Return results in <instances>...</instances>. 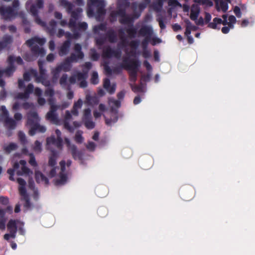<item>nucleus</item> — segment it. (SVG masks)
I'll use <instances>...</instances> for the list:
<instances>
[{
  "mask_svg": "<svg viewBox=\"0 0 255 255\" xmlns=\"http://www.w3.org/2000/svg\"><path fill=\"white\" fill-rule=\"evenodd\" d=\"M128 0H118V11L112 12L110 16V20L112 21L116 20L117 17H119L121 23L128 25V27L127 29L128 37H124V32L121 29L119 31L120 41L118 44V48L117 49H112L109 47H105L103 50V55L104 58L115 57L119 60L121 56V49L124 48L126 56L124 57L122 63L119 64L118 67L120 70L121 69V68L127 69L129 72L130 81L134 82L136 80L137 73L140 66V63L138 60L132 58L131 57H135V51L138 46L139 42L131 40L130 39L135 37L137 34V28L133 27L132 23L133 18L138 17L140 13L136 14L134 17H130L125 14V11L123 8L129 5ZM138 35L144 37V39L142 42V46L143 49V56L145 58L150 57L151 53L146 49L148 42L151 41L152 45H155L160 43L161 42V39L153 34L152 28L150 25L142 26L139 29Z\"/></svg>",
  "mask_w": 255,
  "mask_h": 255,
  "instance_id": "f257e3e1",
  "label": "nucleus"
},
{
  "mask_svg": "<svg viewBox=\"0 0 255 255\" xmlns=\"http://www.w3.org/2000/svg\"><path fill=\"white\" fill-rule=\"evenodd\" d=\"M56 137L52 135L51 137L47 138V148L51 150L52 152L51 155L49 158L48 165L45 169L49 170V176L51 177L55 176L54 179L55 184L57 185H61L66 183L67 180L66 174V168L69 167L71 164V161L67 160L66 162L64 160H62L60 162V169L55 167L56 164V159L58 156L57 152L52 150L51 146L54 145L59 149H61L63 146V139L61 136V132L56 129L55 131Z\"/></svg>",
  "mask_w": 255,
  "mask_h": 255,
  "instance_id": "f03ea898",
  "label": "nucleus"
},
{
  "mask_svg": "<svg viewBox=\"0 0 255 255\" xmlns=\"http://www.w3.org/2000/svg\"><path fill=\"white\" fill-rule=\"evenodd\" d=\"M60 5L64 7L68 13H71V18L68 24L69 28L73 31L74 37H77L79 35V31L86 30L88 28V24L85 22H79L82 13V9L78 8L76 10H72L74 5L66 0H61Z\"/></svg>",
  "mask_w": 255,
  "mask_h": 255,
  "instance_id": "7ed1b4c3",
  "label": "nucleus"
},
{
  "mask_svg": "<svg viewBox=\"0 0 255 255\" xmlns=\"http://www.w3.org/2000/svg\"><path fill=\"white\" fill-rule=\"evenodd\" d=\"M84 57V54L81 51V46L76 44L74 46V52L69 57H68L61 64L59 65L52 72L55 79H57L60 72L62 71H69L72 67L71 63L76 62L79 60L82 59Z\"/></svg>",
  "mask_w": 255,
  "mask_h": 255,
  "instance_id": "20e7f679",
  "label": "nucleus"
},
{
  "mask_svg": "<svg viewBox=\"0 0 255 255\" xmlns=\"http://www.w3.org/2000/svg\"><path fill=\"white\" fill-rule=\"evenodd\" d=\"M9 64V67L5 70H0V78L3 77H9L15 71L14 65L15 63L20 65L22 64L23 61L20 57H14L13 56H10L7 60ZM5 85V82L0 80V87L2 88ZM6 92L4 88L0 92V99L4 100L6 97Z\"/></svg>",
  "mask_w": 255,
  "mask_h": 255,
  "instance_id": "39448f33",
  "label": "nucleus"
},
{
  "mask_svg": "<svg viewBox=\"0 0 255 255\" xmlns=\"http://www.w3.org/2000/svg\"><path fill=\"white\" fill-rule=\"evenodd\" d=\"M125 95V92L123 91L118 94V97L119 100H116L113 98H110L109 99V105L111 108V111L109 113L104 115L107 125L111 126L118 121V112L115 109L118 108L121 106V102L120 100L124 99Z\"/></svg>",
  "mask_w": 255,
  "mask_h": 255,
  "instance_id": "423d86ee",
  "label": "nucleus"
},
{
  "mask_svg": "<svg viewBox=\"0 0 255 255\" xmlns=\"http://www.w3.org/2000/svg\"><path fill=\"white\" fill-rule=\"evenodd\" d=\"M106 3L103 0H88L87 15L89 17L95 16L100 20L105 14Z\"/></svg>",
  "mask_w": 255,
  "mask_h": 255,
  "instance_id": "0eeeda50",
  "label": "nucleus"
},
{
  "mask_svg": "<svg viewBox=\"0 0 255 255\" xmlns=\"http://www.w3.org/2000/svg\"><path fill=\"white\" fill-rule=\"evenodd\" d=\"M83 102L81 99H79L75 103L71 113L69 111H66L65 115L64 117V128L69 131L73 132L75 128L79 127L81 124L78 122H74L72 124H70V121L72 118V115L77 116L78 115V110L82 107Z\"/></svg>",
  "mask_w": 255,
  "mask_h": 255,
  "instance_id": "6e6552de",
  "label": "nucleus"
},
{
  "mask_svg": "<svg viewBox=\"0 0 255 255\" xmlns=\"http://www.w3.org/2000/svg\"><path fill=\"white\" fill-rule=\"evenodd\" d=\"M223 20L221 18L216 17L214 18L212 22L209 23L208 26L212 29H220V25L223 24L224 25H228V26H224L222 28V31L223 33H228L230 29L234 28V25L236 22V18L233 15H230L228 17L227 15H223Z\"/></svg>",
  "mask_w": 255,
  "mask_h": 255,
  "instance_id": "1a4fd4ad",
  "label": "nucleus"
},
{
  "mask_svg": "<svg viewBox=\"0 0 255 255\" xmlns=\"http://www.w3.org/2000/svg\"><path fill=\"white\" fill-rule=\"evenodd\" d=\"M48 102L50 106V110L46 115V119L56 125H60L61 121L59 119L56 112L58 109L63 110L67 108L70 105V103L65 102L61 105H57L55 104V100L52 98H50Z\"/></svg>",
  "mask_w": 255,
  "mask_h": 255,
  "instance_id": "9d476101",
  "label": "nucleus"
},
{
  "mask_svg": "<svg viewBox=\"0 0 255 255\" xmlns=\"http://www.w3.org/2000/svg\"><path fill=\"white\" fill-rule=\"evenodd\" d=\"M31 93H33L35 96L38 97L37 103L39 106H43L45 104V99L41 97L42 90L38 87L34 88L32 84H29L26 87L24 92L18 93L15 98L16 100H26L29 98L30 94Z\"/></svg>",
  "mask_w": 255,
  "mask_h": 255,
  "instance_id": "9b49d317",
  "label": "nucleus"
},
{
  "mask_svg": "<svg viewBox=\"0 0 255 255\" xmlns=\"http://www.w3.org/2000/svg\"><path fill=\"white\" fill-rule=\"evenodd\" d=\"M40 119L35 112H30L27 115V126L29 128V134L32 136L34 135L36 131L44 132L46 130V128L44 126L39 124Z\"/></svg>",
  "mask_w": 255,
  "mask_h": 255,
  "instance_id": "f8f14e48",
  "label": "nucleus"
},
{
  "mask_svg": "<svg viewBox=\"0 0 255 255\" xmlns=\"http://www.w3.org/2000/svg\"><path fill=\"white\" fill-rule=\"evenodd\" d=\"M38 65L40 70V75L38 76L37 73L35 70L31 69L28 72H25L23 75L24 81L28 82L31 79V77L35 78V81L37 83H41L45 86H48L50 82L46 80L47 76L45 74L46 71L43 68L42 66V62L41 61L38 62Z\"/></svg>",
  "mask_w": 255,
  "mask_h": 255,
  "instance_id": "ddd939ff",
  "label": "nucleus"
},
{
  "mask_svg": "<svg viewBox=\"0 0 255 255\" xmlns=\"http://www.w3.org/2000/svg\"><path fill=\"white\" fill-rule=\"evenodd\" d=\"M15 171L18 175L31 176L32 172L26 166V162L24 160H21L19 162H14L13 168L7 170V173L9 174V179L13 181V176Z\"/></svg>",
  "mask_w": 255,
  "mask_h": 255,
  "instance_id": "4468645a",
  "label": "nucleus"
},
{
  "mask_svg": "<svg viewBox=\"0 0 255 255\" xmlns=\"http://www.w3.org/2000/svg\"><path fill=\"white\" fill-rule=\"evenodd\" d=\"M45 42L46 39L44 38L34 37L27 40L26 43L30 47L34 56L38 57L45 55L46 52L42 46Z\"/></svg>",
  "mask_w": 255,
  "mask_h": 255,
  "instance_id": "2eb2a0df",
  "label": "nucleus"
},
{
  "mask_svg": "<svg viewBox=\"0 0 255 255\" xmlns=\"http://www.w3.org/2000/svg\"><path fill=\"white\" fill-rule=\"evenodd\" d=\"M84 67L85 69L82 73L76 72L69 79V81L71 84L77 83L81 88H85L87 86L86 79L88 77V70L92 67V64L90 62H86Z\"/></svg>",
  "mask_w": 255,
  "mask_h": 255,
  "instance_id": "dca6fc26",
  "label": "nucleus"
},
{
  "mask_svg": "<svg viewBox=\"0 0 255 255\" xmlns=\"http://www.w3.org/2000/svg\"><path fill=\"white\" fill-rule=\"evenodd\" d=\"M23 223L18 220H10L7 225L8 230L9 234H6L4 236V239L6 240H9L10 238H14L17 229L19 230L21 234L23 235L24 231L23 230Z\"/></svg>",
  "mask_w": 255,
  "mask_h": 255,
  "instance_id": "f3484780",
  "label": "nucleus"
},
{
  "mask_svg": "<svg viewBox=\"0 0 255 255\" xmlns=\"http://www.w3.org/2000/svg\"><path fill=\"white\" fill-rule=\"evenodd\" d=\"M18 5V0H14L13 2L12 7L0 6V14L3 19L5 20H11L15 17Z\"/></svg>",
  "mask_w": 255,
  "mask_h": 255,
  "instance_id": "a211bd4d",
  "label": "nucleus"
},
{
  "mask_svg": "<svg viewBox=\"0 0 255 255\" xmlns=\"http://www.w3.org/2000/svg\"><path fill=\"white\" fill-rule=\"evenodd\" d=\"M43 5V0H38L35 5H30V2L28 1L26 3V9H29L30 11L32 14L35 16L36 22L42 26L44 25V23L40 20V19L37 16L38 10L42 8Z\"/></svg>",
  "mask_w": 255,
  "mask_h": 255,
  "instance_id": "6ab92c4d",
  "label": "nucleus"
},
{
  "mask_svg": "<svg viewBox=\"0 0 255 255\" xmlns=\"http://www.w3.org/2000/svg\"><path fill=\"white\" fill-rule=\"evenodd\" d=\"M17 182L19 184L18 190L21 197V200L25 202L24 206L28 208L30 207V204L29 201L28 196L25 189L26 182L21 178H17Z\"/></svg>",
  "mask_w": 255,
  "mask_h": 255,
  "instance_id": "aec40b11",
  "label": "nucleus"
},
{
  "mask_svg": "<svg viewBox=\"0 0 255 255\" xmlns=\"http://www.w3.org/2000/svg\"><path fill=\"white\" fill-rule=\"evenodd\" d=\"M83 122L88 129H92L95 127V123L92 120L91 111L89 108L84 110Z\"/></svg>",
  "mask_w": 255,
  "mask_h": 255,
  "instance_id": "412c9836",
  "label": "nucleus"
},
{
  "mask_svg": "<svg viewBox=\"0 0 255 255\" xmlns=\"http://www.w3.org/2000/svg\"><path fill=\"white\" fill-rule=\"evenodd\" d=\"M0 110L2 113V118L4 119L6 126L9 128H14L16 123L13 119L9 118L8 112L6 110V107L4 106H2Z\"/></svg>",
  "mask_w": 255,
  "mask_h": 255,
  "instance_id": "4be33fe9",
  "label": "nucleus"
},
{
  "mask_svg": "<svg viewBox=\"0 0 255 255\" xmlns=\"http://www.w3.org/2000/svg\"><path fill=\"white\" fill-rule=\"evenodd\" d=\"M184 21L186 26L185 34L187 37L189 43H192L194 41V39L193 37L190 35V34L191 31H195L197 27L195 25H193L188 19H186Z\"/></svg>",
  "mask_w": 255,
  "mask_h": 255,
  "instance_id": "5701e85b",
  "label": "nucleus"
},
{
  "mask_svg": "<svg viewBox=\"0 0 255 255\" xmlns=\"http://www.w3.org/2000/svg\"><path fill=\"white\" fill-rule=\"evenodd\" d=\"M64 141L67 146L70 150L73 157L75 159H79L80 158V153L77 150L75 145L71 144L70 139L67 137L64 138Z\"/></svg>",
  "mask_w": 255,
  "mask_h": 255,
  "instance_id": "b1692460",
  "label": "nucleus"
},
{
  "mask_svg": "<svg viewBox=\"0 0 255 255\" xmlns=\"http://www.w3.org/2000/svg\"><path fill=\"white\" fill-rule=\"evenodd\" d=\"M216 8L218 11L226 12L228 9V0H217Z\"/></svg>",
  "mask_w": 255,
  "mask_h": 255,
  "instance_id": "393cba45",
  "label": "nucleus"
},
{
  "mask_svg": "<svg viewBox=\"0 0 255 255\" xmlns=\"http://www.w3.org/2000/svg\"><path fill=\"white\" fill-rule=\"evenodd\" d=\"M70 44L71 43L69 40L65 41L59 48V55L61 56L66 55L69 52Z\"/></svg>",
  "mask_w": 255,
  "mask_h": 255,
  "instance_id": "a878e982",
  "label": "nucleus"
},
{
  "mask_svg": "<svg viewBox=\"0 0 255 255\" xmlns=\"http://www.w3.org/2000/svg\"><path fill=\"white\" fill-rule=\"evenodd\" d=\"M200 13V8L197 4H194L191 8L190 18L193 20H197Z\"/></svg>",
  "mask_w": 255,
  "mask_h": 255,
  "instance_id": "bb28decb",
  "label": "nucleus"
},
{
  "mask_svg": "<svg viewBox=\"0 0 255 255\" xmlns=\"http://www.w3.org/2000/svg\"><path fill=\"white\" fill-rule=\"evenodd\" d=\"M104 87L110 94H113L116 91V85L115 84H112L111 85L110 81L108 79H105L104 80Z\"/></svg>",
  "mask_w": 255,
  "mask_h": 255,
  "instance_id": "cd10ccee",
  "label": "nucleus"
},
{
  "mask_svg": "<svg viewBox=\"0 0 255 255\" xmlns=\"http://www.w3.org/2000/svg\"><path fill=\"white\" fill-rule=\"evenodd\" d=\"M35 177L36 182L38 183H43L45 184L48 183V180L43 174L38 170L35 171Z\"/></svg>",
  "mask_w": 255,
  "mask_h": 255,
  "instance_id": "c85d7f7f",
  "label": "nucleus"
},
{
  "mask_svg": "<svg viewBox=\"0 0 255 255\" xmlns=\"http://www.w3.org/2000/svg\"><path fill=\"white\" fill-rule=\"evenodd\" d=\"M86 103L89 106H93L99 103V99L96 96H91L87 94L86 96Z\"/></svg>",
  "mask_w": 255,
  "mask_h": 255,
  "instance_id": "c756f323",
  "label": "nucleus"
},
{
  "mask_svg": "<svg viewBox=\"0 0 255 255\" xmlns=\"http://www.w3.org/2000/svg\"><path fill=\"white\" fill-rule=\"evenodd\" d=\"M150 0H144V2L138 5L136 3L133 4V7L135 12H141L149 3Z\"/></svg>",
  "mask_w": 255,
  "mask_h": 255,
  "instance_id": "7c9ffc66",
  "label": "nucleus"
},
{
  "mask_svg": "<svg viewBox=\"0 0 255 255\" xmlns=\"http://www.w3.org/2000/svg\"><path fill=\"white\" fill-rule=\"evenodd\" d=\"M106 109V108L105 105L100 104L98 107V110L95 109L93 112L95 118L97 119L100 118L102 116V113L105 111Z\"/></svg>",
  "mask_w": 255,
  "mask_h": 255,
  "instance_id": "2f4dec72",
  "label": "nucleus"
},
{
  "mask_svg": "<svg viewBox=\"0 0 255 255\" xmlns=\"http://www.w3.org/2000/svg\"><path fill=\"white\" fill-rule=\"evenodd\" d=\"M106 26L104 24H101L94 27V33L99 36L102 35L106 31Z\"/></svg>",
  "mask_w": 255,
  "mask_h": 255,
  "instance_id": "473e14b6",
  "label": "nucleus"
},
{
  "mask_svg": "<svg viewBox=\"0 0 255 255\" xmlns=\"http://www.w3.org/2000/svg\"><path fill=\"white\" fill-rule=\"evenodd\" d=\"M12 42V38L10 36H5L4 37L2 42H0V51L8 46Z\"/></svg>",
  "mask_w": 255,
  "mask_h": 255,
  "instance_id": "72a5a7b5",
  "label": "nucleus"
},
{
  "mask_svg": "<svg viewBox=\"0 0 255 255\" xmlns=\"http://www.w3.org/2000/svg\"><path fill=\"white\" fill-rule=\"evenodd\" d=\"M107 37L111 42H115L117 40L116 33L113 29H110L107 32Z\"/></svg>",
  "mask_w": 255,
  "mask_h": 255,
  "instance_id": "f704fd0d",
  "label": "nucleus"
},
{
  "mask_svg": "<svg viewBox=\"0 0 255 255\" xmlns=\"http://www.w3.org/2000/svg\"><path fill=\"white\" fill-rule=\"evenodd\" d=\"M32 149L35 153H39L42 151V143L36 140L32 145Z\"/></svg>",
  "mask_w": 255,
  "mask_h": 255,
  "instance_id": "c9c22d12",
  "label": "nucleus"
},
{
  "mask_svg": "<svg viewBox=\"0 0 255 255\" xmlns=\"http://www.w3.org/2000/svg\"><path fill=\"white\" fill-rule=\"evenodd\" d=\"M17 147V145L14 143H10L7 145L4 146V150L9 153L13 150H15Z\"/></svg>",
  "mask_w": 255,
  "mask_h": 255,
  "instance_id": "e433bc0d",
  "label": "nucleus"
},
{
  "mask_svg": "<svg viewBox=\"0 0 255 255\" xmlns=\"http://www.w3.org/2000/svg\"><path fill=\"white\" fill-rule=\"evenodd\" d=\"M196 2L202 4L206 6H211L213 3L211 0H194Z\"/></svg>",
  "mask_w": 255,
  "mask_h": 255,
  "instance_id": "4c0bfd02",
  "label": "nucleus"
},
{
  "mask_svg": "<svg viewBox=\"0 0 255 255\" xmlns=\"http://www.w3.org/2000/svg\"><path fill=\"white\" fill-rule=\"evenodd\" d=\"M82 131H78L75 134V140L76 142L81 143L83 141L84 138L82 136Z\"/></svg>",
  "mask_w": 255,
  "mask_h": 255,
  "instance_id": "58836bf2",
  "label": "nucleus"
},
{
  "mask_svg": "<svg viewBox=\"0 0 255 255\" xmlns=\"http://www.w3.org/2000/svg\"><path fill=\"white\" fill-rule=\"evenodd\" d=\"M91 80L93 84H97L99 83L98 74L97 72H93Z\"/></svg>",
  "mask_w": 255,
  "mask_h": 255,
  "instance_id": "ea45409f",
  "label": "nucleus"
},
{
  "mask_svg": "<svg viewBox=\"0 0 255 255\" xmlns=\"http://www.w3.org/2000/svg\"><path fill=\"white\" fill-rule=\"evenodd\" d=\"M67 82V75L64 74L60 80V84L63 87H66Z\"/></svg>",
  "mask_w": 255,
  "mask_h": 255,
  "instance_id": "a19ab883",
  "label": "nucleus"
},
{
  "mask_svg": "<svg viewBox=\"0 0 255 255\" xmlns=\"http://www.w3.org/2000/svg\"><path fill=\"white\" fill-rule=\"evenodd\" d=\"M29 156H30V159L29 160V164L33 167L37 166V164L36 161V160H35L34 155L32 153H30V154H29Z\"/></svg>",
  "mask_w": 255,
  "mask_h": 255,
  "instance_id": "79ce46f5",
  "label": "nucleus"
},
{
  "mask_svg": "<svg viewBox=\"0 0 255 255\" xmlns=\"http://www.w3.org/2000/svg\"><path fill=\"white\" fill-rule=\"evenodd\" d=\"M56 23L55 21H52L49 24V26L48 29L51 34H53L54 32Z\"/></svg>",
  "mask_w": 255,
  "mask_h": 255,
  "instance_id": "37998d69",
  "label": "nucleus"
},
{
  "mask_svg": "<svg viewBox=\"0 0 255 255\" xmlns=\"http://www.w3.org/2000/svg\"><path fill=\"white\" fill-rule=\"evenodd\" d=\"M90 55L93 60H97L99 57V54L94 49L91 50Z\"/></svg>",
  "mask_w": 255,
  "mask_h": 255,
  "instance_id": "c03bdc74",
  "label": "nucleus"
},
{
  "mask_svg": "<svg viewBox=\"0 0 255 255\" xmlns=\"http://www.w3.org/2000/svg\"><path fill=\"white\" fill-rule=\"evenodd\" d=\"M54 95V92L53 89L48 88L45 91V95L50 97H52Z\"/></svg>",
  "mask_w": 255,
  "mask_h": 255,
  "instance_id": "a18cd8bd",
  "label": "nucleus"
},
{
  "mask_svg": "<svg viewBox=\"0 0 255 255\" xmlns=\"http://www.w3.org/2000/svg\"><path fill=\"white\" fill-rule=\"evenodd\" d=\"M34 182L33 181L31 180H29V187L30 189H31V190H33V193L35 194V195H37L38 194V191H37V190L35 188L34 186Z\"/></svg>",
  "mask_w": 255,
  "mask_h": 255,
  "instance_id": "49530a36",
  "label": "nucleus"
},
{
  "mask_svg": "<svg viewBox=\"0 0 255 255\" xmlns=\"http://www.w3.org/2000/svg\"><path fill=\"white\" fill-rule=\"evenodd\" d=\"M157 20L159 22V26L161 29H163L165 28V25L164 23L163 19L162 17L159 16L157 18Z\"/></svg>",
  "mask_w": 255,
  "mask_h": 255,
  "instance_id": "de8ad7c7",
  "label": "nucleus"
},
{
  "mask_svg": "<svg viewBox=\"0 0 255 255\" xmlns=\"http://www.w3.org/2000/svg\"><path fill=\"white\" fill-rule=\"evenodd\" d=\"M87 148L90 151H93L95 149L96 144L92 141L89 142L87 145Z\"/></svg>",
  "mask_w": 255,
  "mask_h": 255,
  "instance_id": "09e8293b",
  "label": "nucleus"
},
{
  "mask_svg": "<svg viewBox=\"0 0 255 255\" xmlns=\"http://www.w3.org/2000/svg\"><path fill=\"white\" fill-rule=\"evenodd\" d=\"M18 136L20 141L23 143H24L26 141V137L25 134L22 131H19L18 133Z\"/></svg>",
  "mask_w": 255,
  "mask_h": 255,
  "instance_id": "8fccbe9b",
  "label": "nucleus"
},
{
  "mask_svg": "<svg viewBox=\"0 0 255 255\" xmlns=\"http://www.w3.org/2000/svg\"><path fill=\"white\" fill-rule=\"evenodd\" d=\"M96 40L97 44L99 46L102 45L105 41V39L103 37H98V36H96Z\"/></svg>",
  "mask_w": 255,
  "mask_h": 255,
  "instance_id": "3c124183",
  "label": "nucleus"
},
{
  "mask_svg": "<svg viewBox=\"0 0 255 255\" xmlns=\"http://www.w3.org/2000/svg\"><path fill=\"white\" fill-rule=\"evenodd\" d=\"M22 107L24 109L27 110L28 109L33 108L34 106L32 103H25L23 104Z\"/></svg>",
  "mask_w": 255,
  "mask_h": 255,
  "instance_id": "603ef678",
  "label": "nucleus"
},
{
  "mask_svg": "<svg viewBox=\"0 0 255 255\" xmlns=\"http://www.w3.org/2000/svg\"><path fill=\"white\" fill-rule=\"evenodd\" d=\"M0 203L3 205H6L8 203V199L6 197H0Z\"/></svg>",
  "mask_w": 255,
  "mask_h": 255,
  "instance_id": "864d4df0",
  "label": "nucleus"
},
{
  "mask_svg": "<svg viewBox=\"0 0 255 255\" xmlns=\"http://www.w3.org/2000/svg\"><path fill=\"white\" fill-rule=\"evenodd\" d=\"M5 228V219H0V229L4 230Z\"/></svg>",
  "mask_w": 255,
  "mask_h": 255,
  "instance_id": "5fc2aeb1",
  "label": "nucleus"
},
{
  "mask_svg": "<svg viewBox=\"0 0 255 255\" xmlns=\"http://www.w3.org/2000/svg\"><path fill=\"white\" fill-rule=\"evenodd\" d=\"M234 13H235V14L236 15V16L238 17H241V12L240 9V8L239 7L236 6L234 8Z\"/></svg>",
  "mask_w": 255,
  "mask_h": 255,
  "instance_id": "6e6d98bb",
  "label": "nucleus"
},
{
  "mask_svg": "<svg viewBox=\"0 0 255 255\" xmlns=\"http://www.w3.org/2000/svg\"><path fill=\"white\" fill-rule=\"evenodd\" d=\"M131 88H132V90L134 92H143V90H142V89L140 87H138L137 86H132L131 84Z\"/></svg>",
  "mask_w": 255,
  "mask_h": 255,
  "instance_id": "4d7b16f0",
  "label": "nucleus"
},
{
  "mask_svg": "<svg viewBox=\"0 0 255 255\" xmlns=\"http://www.w3.org/2000/svg\"><path fill=\"white\" fill-rule=\"evenodd\" d=\"M55 56L54 54L50 53L48 54L46 57L47 61L48 62H52L55 59Z\"/></svg>",
  "mask_w": 255,
  "mask_h": 255,
  "instance_id": "13d9d810",
  "label": "nucleus"
},
{
  "mask_svg": "<svg viewBox=\"0 0 255 255\" xmlns=\"http://www.w3.org/2000/svg\"><path fill=\"white\" fill-rule=\"evenodd\" d=\"M55 45L54 41L51 40L49 42V48L51 51H53L55 49Z\"/></svg>",
  "mask_w": 255,
  "mask_h": 255,
  "instance_id": "bf43d9fd",
  "label": "nucleus"
},
{
  "mask_svg": "<svg viewBox=\"0 0 255 255\" xmlns=\"http://www.w3.org/2000/svg\"><path fill=\"white\" fill-rule=\"evenodd\" d=\"M143 64L147 70L151 71L152 70V66L147 61H145Z\"/></svg>",
  "mask_w": 255,
  "mask_h": 255,
  "instance_id": "052dcab7",
  "label": "nucleus"
},
{
  "mask_svg": "<svg viewBox=\"0 0 255 255\" xmlns=\"http://www.w3.org/2000/svg\"><path fill=\"white\" fill-rule=\"evenodd\" d=\"M154 58L155 61H159V52L157 50H155L154 52Z\"/></svg>",
  "mask_w": 255,
  "mask_h": 255,
  "instance_id": "680f3d73",
  "label": "nucleus"
},
{
  "mask_svg": "<svg viewBox=\"0 0 255 255\" xmlns=\"http://www.w3.org/2000/svg\"><path fill=\"white\" fill-rule=\"evenodd\" d=\"M197 25H202L204 23V19L202 17H200L198 19L194 20Z\"/></svg>",
  "mask_w": 255,
  "mask_h": 255,
  "instance_id": "e2e57ef3",
  "label": "nucleus"
},
{
  "mask_svg": "<svg viewBox=\"0 0 255 255\" xmlns=\"http://www.w3.org/2000/svg\"><path fill=\"white\" fill-rule=\"evenodd\" d=\"M14 119H15V120H16L17 121L20 120L22 119L21 114L20 113H16L14 115Z\"/></svg>",
  "mask_w": 255,
  "mask_h": 255,
  "instance_id": "0e129e2a",
  "label": "nucleus"
},
{
  "mask_svg": "<svg viewBox=\"0 0 255 255\" xmlns=\"http://www.w3.org/2000/svg\"><path fill=\"white\" fill-rule=\"evenodd\" d=\"M211 18H212L211 15L209 13H206L205 20L206 22H209L211 20Z\"/></svg>",
  "mask_w": 255,
  "mask_h": 255,
  "instance_id": "69168bd1",
  "label": "nucleus"
},
{
  "mask_svg": "<svg viewBox=\"0 0 255 255\" xmlns=\"http://www.w3.org/2000/svg\"><path fill=\"white\" fill-rule=\"evenodd\" d=\"M141 99L138 96H137L136 97L134 100H133V103L135 104V105H137V104H138L139 103H140L141 102Z\"/></svg>",
  "mask_w": 255,
  "mask_h": 255,
  "instance_id": "338daca9",
  "label": "nucleus"
},
{
  "mask_svg": "<svg viewBox=\"0 0 255 255\" xmlns=\"http://www.w3.org/2000/svg\"><path fill=\"white\" fill-rule=\"evenodd\" d=\"M21 105L18 102H15L13 105L12 108L14 110H17L19 109Z\"/></svg>",
  "mask_w": 255,
  "mask_h": 255,
  "instance_id": "774afa93",
  "label": "nucleus"
}]
</instances>
